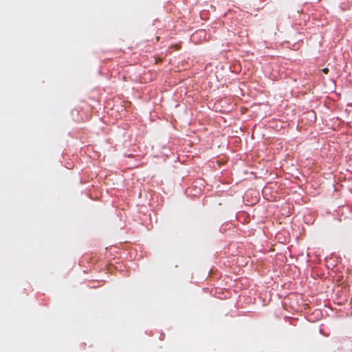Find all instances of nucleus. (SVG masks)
I'll return each instance as SVG.
<instances>
[{"label":"nucleus","instance_id":"obj_2","mask_svg":"<svg viewBox=\"0 0 352 352\" xmlns=\"http://www.w3.org/2000/svg\"><path fill=\"white\" fill-rule=\"evenodd\" d=\"M322 72L324 74H328V72H329V69H328V68H327V67L323 68V69H322Z\"/></svg>","mask_w":352,"mask_h":352},{"label":"nucleus","instance_id":"obj_1","mask_svg":"<svg viewBox=\"0 0 352 352\" xmlns=\"http://www.w3.org/2000/svg\"><path fill=\"white\" fill-rule=\"evenodd\" d=\"M205 34H206L205 30H200L195 32V34L192 36V38H195V36H201Z\"/></svg>","mask_w":352,"mask_h":352}]
</instances>
